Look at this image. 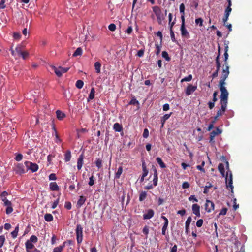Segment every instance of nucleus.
<instances>
[{
    "mask_svg": "<svg viewBox=\"0 0 252 252\" xmlns=\"http://www.w3.org/2000/svg\"><path fill=\"white\" fill-rule=\"evenodd\" d=\"M223 75H222L221 79L219 82V88L221 92V95L220 96V103L222 105V108L225 109V107H227V101L228 98V92L224 87L225 84V81L228 77V72H224Z\"/></svg>",
    "mask_w": 252,
    "mask_h": 252,
    "instance_id": "obj_1",
    "label": "nucleus"
},
{
    "mask_svg": "<svg viewBox=\"0 0 252 252\" xmlns=\"http://www.w3.org/2000/svg\"><path fill=\"white\" fill-rule=\"evenodd\" d=\"M226 166L228 169H229V163L228 161L226 162ZM225 183L226 187L228 189L229 188L231 189V192H233V186L232 185V174L229 169L227 171L226 177H225Z\"/></svg>",
    "mask_w": 252,
    "mask_h": 252,
    "instance_id": "obj_2",
    "label": "nucleus"
},
{
    "mask_svg": "<svg viewBox=\"0 0 252 252\" xmlns=\"http://www.w3.org/2000/svg\"><path fill=\"white\" fill-rule=\"evenodd\" d=\"M224 50H225V52H224V67H223V69H222V75H223V74H224V72H228V76L229 75V66H228V63L227 62V60L228 59V45H226L225 46V48H224Z\"/></svg>",
    "mask_w": 252,
    "mask_h": 252,
    "instance_id": "obj_3",
    "label": "nucleus"
},
{
    "mask_svg": "<svg viewBox=\"0 0 252 252\" xmlns=\"http://www.w3.org/2000/svg\"><path fill=\"white\" fill-rule=\"evenodd\" d=\"M75 232L77 243L80 244L83 240V227L80 224L77 225Z\"/></svg>",
    "mask_w": 252,
    "mask_h": 252,
    "instance_id": "obj_4",
    "label": "nucleus"
},
{
    "mask_svg": "<svg viewBox=\"0 0 252 252\" xmlns=\"http://www.w3.org/2000/svg\"><path fill=\"white\" fill-rule=\"evenodd\" d=\"M25 164L27 167L28 169L31 170L32 172H36L38 169V166L37 164L32 163L30 161H26L25 162Z\"/></svg>",
    "mask_w": 252,
    "mask_h": 252,
    "instance_id": "obj_5",
    "label": "nucleus"
},
{
    "mask_svg": "<svg viewBox=\"0 0 252 252\" xmlns=\"http://www.w3.org/2000/svg\"><path fill=\"white\" fill-rule=\"evenodd\" d=\"M14 170L16 174L19 175H22L26 172L24 166L21 163H17Z\"/></svg>",
    "mask_w": 252,
    "mask_h": 252,
    "instance_id": "obj_6",
    "label": "nucleus"
},
{
    "mask_svg": "<svg viewBox=\"0 0 252 252\" xmlns=\"http://www.w3.org/2000/svg\"><path fill=\"white\" fill-rule=\"evenodd\" d=\"M221 133V130L219 128H217L216 130L212 131L210 133V143L214 144L215 143L214 138L215 137Z\"/></svg>",
    "mask_w": 252,
    "mask_h": 252,
    "instance_id": "obj_7",
    "label": "nucleus"
},
{
    "mask_svg": "<svg viewBox=\"0 0 252 252\" xmlns=\"http://www.w3.org/2000/svg\"><path fill=\"white\" fill-rule=\"evenodd\" d=\"M3 203L4 205L6 206L5 210L6 213L7 214H10L13 211L11 201H9L8 200H5V201H3Z\"/></svg>",
    "mask_w": 252,
    "mask_h": 252,
    "instance_id": "obj_8",
    "label": "nucleus"
},
{
    "mask_svg": "<svg viewBox=\"0 0 252 252\" xmlns=\"http://www.w3.org/2000/svg\"><path fill=\"white\" fill-rule=\"evenodd\" d=\"M205 207L206 211L207 212L210 213L212 211L214 210V204L212 201H211L209 200H206V203L205 204Z\"/></svg>",
    "mask_w": 252,
    "mask_h": 252,
    "instance_id": "obj_9",
    "label": "nucleus"
},
{
    "mask_svg": "<svg viewBox=\"0 0 252 252\" xmlns=\"http://www.w3.org/2000/svg\"><path fill=\"white\" fill-rule=\"evenodd\" d=\"M196 86H193L191 84H189L185 91L186 94L188 96L190 95L196 90Z\"/></svg>",
    "mask_w": 252,
    "mask_h": 252,
    "instance_id": "obj_10",
    "label": "nucleus"
},
{
    "mask_svg": "<svg viewBox=\"0 0 252 252\" xmlns=\"http://www.w3.org/2000/svg\"><path fill=\"white\" fill-rule=\"evenodd\" d=\"M185 20H183H183H181L182 21V24H181V35L183 37H188L189 36V33L185 28Z\"/></svg>",
    "mask_w": 252,
    "mask_h": 252,
    "instance_id": "obj_11",
    "label": "nucleus"
},
{
    "mask_svg": "<svg viewBox=\"0 0 252 252\" xmlns=\"http://www.w3.org/2000/svg\"><path fill=\"white\" fill-rule=\"evenodd\" d=\"M154 211L152 209H149L147 210V212L146 213L143 214V219L144 220L150 219L154 216Z\"/></svg>",
    "mask_w": 252,
    "mask_h": 252,
    "instance_id": "obj_12",
    "label": "nucleus"
},
{
    "mask_svg": "<svg viewBox=\"0 0 252 252\" xmlns=\"http://www.w3.org/2000/svg\"><path fill=\"white\" fill-rule=\"evenodd\" d=\"M192 213L197 217H200V206L197 204H194L192 206Z\"/></svg>",
    "mask_w": 252,
    "mask_h": 252,
    "instance_id": "obj_13",
    "label": "nucleus"
},
{
    "mask_svg": "<svg viewBox=\"0 0 252 252\" xmlns=\"http://www.w3.org/2000/svg\"><path fill=\"white\" fill-rule=\"evenodd\" d=\"M153 170L154 172V178H153V185L154 186H156L158 185V174L157 171L156 167L154 166H153Z\"/></svg>",
    "mask_w": 252,
    "mask_h": 252,
    "instance_id": "obj_14",
    "label": "nucleus"
},
{
    "mask_svg": "<svg viewBox=\"0 0 252 252\" xmlns=\"http://www.w3.org/2000/svg\"><path fill=\"white\" fill-rule=\"evenodd\" d=\"M84 155L81 154L77 160V169L79 170L81 169L83 164Z\"/></svg>",
    "mask_w": 252,
    "mask_h": 252,
    "instance_id": "obj_15",
    "label": "nucleus"
},
{
    "mask_svg": "<svg viewBox=\"0 0 252 252\" xmlns=\"http://www.w3.org/2000/svg\"><path fill=\"white\" fill-rule=\"evenodd\" d=\"M192 219L191 217H189L185 222V233L188 234L189 231V227L191 221Z\"/></svg>",
    "mask_w": 252,
    "mask_h": 252,
    "instance_id": "obj_16",
    "label": "nucleus"
},
{
    "mask_svg": "<svg viewBox=\"0 0 252 252\" xmlns=\"http://www.w3.org/2000/svg\"><path fill=\"white\" fill-rule=\"evenodd\" d=\"M86 200V198L85 196L83 195L80 196L77 203V208H80L82 206V205L85 203Z\"/></svg>",
    "mask_w": 252,
    "mask_h": 252,
    "instance_id": "obj_17",
    "label": "nucleus"
},
{
    "mask_svg": "<svg viewBox=\"0 0 252 252\" xmlns=\"http://www.w3.org/2000/svg\"><path fill=\"white\" fill-rule=\"evenodd\" d=\"M25 246L27 252H31L30 250L32 249L34 247V245L29 240L26 242Z\"/></svg>",
    "mask_w": 252,
    "mask_h": 252,
    "instance_id": "obj_18",
    "label": "nucleus"
},
{
    "mask_svg": "<svg viewBox=\"0 0 252 252\" xmlns=\"http://www.w3.org/2000/svg\"><path fill=\"white\" fill-rule=\"evenodd\" d=\"M50 189L52 191H58L60 189L59 187L56 182H51L49 184Z\"/></svg>",
    "mask_w": 252,
    "mask_h": 252,
    "instance_id": "obj_19",
    "label": "nucleus"
},
{
    "mask_svg": "<svg viewBox=\"0 0 252 252\" xmlns=\"http://www.w3.org/2000/svg\"><path fill=\"white\" fill-rule=\"evenodd\" d=\"M51 67L52 68V70L55 72V74L57 75L58 77H61L62 76V72L61 70V67L59 68H57L54 66H51Z\"/></svg>",
    "mask_w": 252,
    "mask_h": 252,
    "instance_id": "obj_20",
    "label": "nucleus"
},
{
    "mask_svg": "<svg viewBox=\"0 0 252 252\" xmlns=\"http://www.w3.org/2000/svg\"><path fill=\"white\" fill-rule=\"evenodd\" d=\"M185 5L184 3H181L180 5L179 9L180 12L181 13V20H185Z\"/></svg>",
    "mask_w": 252,
    "mask_h": 252,
    "instance_id": "obj_21",
    "label": "nucleus"
},
{
    "mask_svg": "<svg viewBox=\"0 0 252 252\" xmlns=\"http://www.w3.org/2000/svg\"><path fill=\"white\" fill-rule=\"evenodd\" d=\"M113 129L117 132H121L123 131L122 126L118 123H116L114 124Z\"/></svg>",
    "mask_w": 252,
    "mask_h": 252,
    "instance_id": "obj_22",
    "label": "nucleus"
},
{
    "mask_svg": "<svg viewBox=\"0 0 252 252\" xmlns=\"http://www.w3.org/2000/svg\"><path fill=\"white\" fill-rule=\"evenodd\" d=\"M71 158V152L69 150H67L64 154V160L65 162H68L70 160Z\"/></svg>",
    "mask_w": 252,
    "mask_h": 252,
    "instance_id": "obj_23",
    "label": "nucleus"
},
{
    "mask_svg": "<svg viewBox=\"0 0 252 252\" xmlns=\"http://www.w3.org/2000/svg\"><path fill=\"white\" fill-rule=\"evenodd\" d=\"M218 170L223 177L225 176L224 166L222 163H220L218 165Z\"/></svg>",
    "mask_w": 252,
    "mask_h": 252,
    "instance_id": "obj_24",
    "label": "nucleus"
},
{
    "mask_svg": "<svg viewBox=\"0 0 252 252\" xmlns=\"http://www.w3.org/2000/svg\"><path fill=\"white\" fill-rule=\"evenodd\" d=\"M94 94L95 89L94 88H92L89 96L87 98L88 101L90 100L94 99Z\"/></svg>",
    "mask_w": 252,
    "mask_h": 252,
    "instance_id": "obj_25",
    "label": "nucleus"
},
{
    "mask_svg": "<svg viewBox=\"0 0 252 252\" xmlns=\"http://www.w3.org/2000/svg\"><path fill=\"white\" fill-rule=\"evenodd\" d=\"M153 11L155 13L156 16H158V15H161V10L160 8L158 6H155L153 7Z\"/></svg>",
    "mask_w": 252,
    "mask_h": 252,
    "instance_id": "obj_26",
    "label": "nucleus"
},
{
    "mask_svg": "<svg viewBox=\"0 0 252 252\" xmlns=\"http://www.w3.org/2000/svg\"><path fill=\"white\" fill-rule=\"evenodd\" d=\"M123 172V167L122 166L118 168L117 172L115 173V178L119 179Z\"/></svg>",
    "mask_w": 252,
    "mask_h": 252,
    "instance_id": "obj_27",
    "label": "nucleus"
},
{
    "mask_svg": "<svg viewBox=\"0 0 252 252\" xmlns=\"http://www.w3.org/2000/svg\"><path fill=\"white\" fill-rule=\"evenodd\" d=\"M56 115L57 118L60 120H62L65 116L64 113L59 110L56 111Z\"/></svg>",
    "mask_w": 252,
    "mask_h": 252,
    "instance_id": "obj_28",
    "label": "nucleus"
},
{
    "mask_svg": "<svg viewBox=\"0 0 252 252\" xmlns=\"http://www.w3.org/2000/svg\"><path fill=\"white\" fill-rule=\"evenodd\" d=\"M147 197V192L145 191H142L140 192L139 197V200L140 201H144Z\"/></svg>",
    "mask_w": 252,
    "mask_h": 252,
    "instance_id": "obj_29",
    "label": "nucleus"
},
{
    "mask_svg": "<svg viewBox=\"0 0 252 252\" xmlns=\"http://www.w3.org/2000/svg\"><path fill=\"white\" fill-rule=\"evenodd\" d=\"M101 66V64L100 62H96L95 63L94 67H95V69L96 70V72L97 73H100Z\"/></svg>",
    "mask_w": 252,
    "mask_h": 252,
    "instance_id": "obj_30",
    "label": "nucleus"
},
{
    "mask_svg": "<svg viewBox=\"0 0 252 252\" xmlns=\"http://www.w3.org/2000/svg\"><path fill=\"white\" fill-rule=\"evenodd\" d=\"M45 220L47 222H50L53 220V217L49 213H47L44 216Z\"/></svg>",
    "mask_w": 252,
    "mask_h": 252,
    "instance_id": "obj_31",
    "label": "nucleus"
},
{
    "mask_svg": "<svg viewBox=\"0 0 252 252\" xmlns=\"http://www.w3.org/2000/svg\"><path fill=\"white\" fill-rule=\"evenodd\" d=\"M156 161L159 164L161 168H164L166 167L165 164L163 162L162 159L158 157L156 158Z\"/></svg>",
    "mask_w": 252,
    "mask_h": 252,
    "instance_id": "obj_32",
    "label": "nucleus"
},
{
    "mask_svg": "<svg viewBox=\"0 0 252 252\" xmlns=\"http://www.w3.org/2000/svg\"><path fill=\"white\" fill-rule=\"evenodd\" d=\"M142 166L143 170L142 176H143V177H146L148 174V170L146 168V166L144 162L142 163Z\"/></svg>",
    "mask_w": 252,
    "mask_h": 252,
    "instance_id": "obj_33",
    "label": "nucleus"
},
{
    "mask_svg": "<svg viewBox=\"0 0 252 252\" xmlns=\"http://www.w3.org/2000/svg\"><path fill=\"white\" fill-rule=\"evenodd\" d=\"M19 231V226L17 225L15 228L14 231H13L11 233V236L13 239H15L17 237L18 235V233Z\"/></svg>",
    "mask_w": 252,
    "mask_h": 252,
    "instance_id": "obj_34",
    "label": "nucleus"
},
{
    "mask_svg": "<svg viewBox=\"0 0 252 252\" xmlns=\"http://www.w3.org/2000/svg\"><path fill=\"white\" fill-rule=\"evenodd\" d=\"M161 44H162V43H160V44H158V43H156L155 44V46H156V51H155V53L157 55H158L160 52V51H161Z\"/></svg>",
    "mask_w": 252,
    "mask_h": 252,
    "instance_id": "obj_35",
    "label": "nucleus"
},
{
    "mask_svg": "<svg viewBox=\"0 0 252 252\" xmlns=\"http://www.w3.org/2000/svg\"><path fill=\"white\" fill-rule=\"evenodd\" d=\"M82 54V50L80 47H78L75 50V51L73 54V57H76L77 56H80Z\"/></svg>",
    "mask_w": 252,
    "mask_h": 252,
    "instance_id": "obj_36",
    "label": "nucleus"
},
{
    "mask_svg": "<svg viewBox=\"0 0 252 252\" xmlns=\"http://www.w3.org/2000/svg\"><path fill=\"white\" fill-rule=\"evenodd\" d=\"M226 108H227V107H225V109H223L222 108V105H221V109L218 110L217 112V114H216L217 117H220V116H222L223 114V113H224V112L226 111Z\"/></svg>",
    "mask_w": 252,
    "mask_h": 252,
    "instance_id": "obj_37",
    "label": "nucleus"
},
{
    "mask_svg": "<svg viewBox=\"0 0 252 252\" xmlns=\"http://www.w3.org/2000/svg\"><path fill=\"white\" fill-rule=\"evenodd\" d=\"M8 195V192L6 191H4L2 192L0 194V197L2 201H5V200H8L6 198V196Z\"/></svg>",
    "mask_w": 252,
    "mask_h": 252,
    "instance_id": "obj_38",
    "label": "nucleus"
},
{
    "mask_svg": "<svg viewBox=\"0 0 252 252\" xmlns=\"http://www.w3.org/2000/svg\"><path fill=\"white\" fill-rule=\"evenodd\" d=\"M128 104L129 105H139V102L138 100H136V99L134 97H132L131 100L130 101V102L128 103Z\"/></svg>",
    "mask_w": 252,
    "mask_h": 252,
    "instance_id": "obj_39",
    "label": "nucleus"
},
{
    "mask_svg": "<svg viewBox=\"0 0 252 252\" xmlns=\"http://www.w3.org/2000/svg\"><path fill=\"white\" fill-rule=\"evenodd\" d=\"M215 61H216V70H218L219 71L221 67V64H220V63L219 61V56H217V57L215 59Z\"/></svg>",
    "mask_w": 252,
    "mask_h": 252,
    "instance_id": "obj_40",
    "label": "nucleus"
},
{
    "mask_svg": "<svg viewBox=\"0 0 252 252\" xmlns=\"http://www.w3.org/2000/svg\"><path fill=\"white\" fill-rule=\"evenodd\" d=\"M64 248L63 245L55 247L53 249V252H62Z\"/></svg>",
    "mask_w": 252,
    "mask_h": 252,
    "instance_id": "obj_41",
    "label": "nucleus"
},
{
    "mask_svg": "<svg viewBox=\"0 0 252 252\" xmlns=\"http://www.w3.org/2000/svg\"><path fill=\"white\" fill-rule=\"evenodd\" d=\"M84 85V82L81 80H78L76 82V87L78 89H81Z\"/></svg>",
    "mask_w": 252,
    "mask_h": 252,
    "instance_id": "obj_42",
    "label": "nucleus"
},
{
    "mask_svg": "<svg viewBox=\"0 0 252 252\" xmlns=\"http://www.w3.org/2000/svg\"><path fill=\"white\" fill-rule=\"evenodd\" d=\"M95 164L98 168H100L102 167V160L100 158H97L95 161Z\"/></svg>",
    "mask_w": 252,
    "mask_h": 252,
    "instance_id": "obj_43",
    "label": "nucleus"
},
{
    "mask_svg": "<svg viewBox=\"0 0 252 252\" xmlns=\"http://www.w3.org/2000/svg\"><path fill=\"white\" fill-rule=\"evenodd\" d=\"M192 79V76L191 74H189V75L187 77H186L184 78H183L181 80V82H189L190 81H191Z\"/></svg>",
    "mask_w": 252,
    "mask_h": 252,
    "instance_id": "obj_44",
    "label": "nucleus"
},
{
    "mask_svg": "<svg viewBox=\"0 0 252 252\" xmlns=\"http://www.w3.org/2000/svg\"><path fill=\"white\" fill-rule=\"evenodd\" d=\"M74 244V242L71 240H68L67 241H65L63 242V245L64 246V247L65 246V245H69V246H73Z\"/></svg>",
    "mask_w": 252,
    "mask_h": 252,
    "instance_id": "obj_45",
    "label": "nucleus"
},
{
    "mask_svg": "<svg viewBox=\"0 0 252 252\" xmlns=\"http://www.w3.org/2000/svg\"><path fill=\"white\" fill-rule=\"evenodd\" d=\"M162 56L163 58H165L166 60L169 61L170 60V58L169 57L168 53L166 51H163L162 53Z\"/></svg>",
    "mask_w": 252,
    "mask_h": 252,
    "instance_id": "obj_46",
    "label": "nucleus"
},
{
    "mask_svg": "<svg viewBox=\"0 0 252 252\" xmlns=\"http://www.w3.org/2000/svg\"><path fill=\"white\" fill-rule=\"evenodd\" d=\"M207 184L208 185L205 186V187H204V189L203 193L204 194L208 193V189L210 188L212 186L211 184L210 183H207Z\"/></svg>",
    "mask_w": 252,
    "mask_h": 252,
    "instance_id": "obj_47",
    "label": "nucleus"
},
{
    "mask_svg": "<svg viewBox=\"0 0 252 252\" xmlns=\"http://www.w3.org/2000/svg\"><path fill=\"white\" fill-rule=\"evenodd\" d=\"M31 243H36L38 241L37 237L35 235H32L31 236L30 240H29Z\"/></svg>",
    "mask_w": 252,
    "mask_h": 252,
    "instance_id": "obj_48",
    "label": "nucleus"
},
{
    "mask_svg": "<svg viewBox=\"0 0 252 252\" xmlns=\"http://www.w3.org/2000/svg\"><path fill=\"white\" fill-rule=\"evenodd\" d=\"M15 51H16V53L17 54V55L19 56L23 52L22 51L21 46H20V45L17 46L15 48Z\"/></svg>",
    "mask_w": 252,
    "mask_h": 252,
    "instance_id": "obj_49",
    "label": "nucleus"
},
{
    "mask_svg": "<svg viewBox=\"0 0 252 252\" xmlns=\"http://www.w3.org/2000/svg\"><path fill=\"white\" fill-rule=\"evenodd\" d=\"M203 20L201 18H199L195 19V23L197 25H199L200 26H202L203 25Z\"/></svg>",
    "mask_w": 252,
    "mask_h": 252,
    "instance_id": "obj_50",
    "label": "nucleus"
},
{
    "mask_svg": "<svg viewBox=\"0 0 252 252\" xmlns=\"http://www.w3.org/2000/svg\"><path fill=\"white\" fill-rule=\"evenodd\" d=\"M5 240V236L3 235L0 236V248L3 245Z\"/></svg>",
    "mask_w": 252,
    "mask_h": 252,
    "instance_id": "obj_51",
    "label": "nucleus"
},
{
    "mask_svg": "<svg viewBox=\"0 0 252 252\" xmlns=\"http://www.w3.org/2000/svg\"><path fill=\"white\" fill-rule=\"evenodd\" d=\"M116 29V26L115 24L112 23L108 26V29L111 31H115Z\"/></svg>",
    "mask_w": 252,
    "mask_h": 252,
    "instance_id": "obj_52",
    "label": "nucleus"
},
{
    "mask_svg": "<svg viewBox=\"0 0 252 252\" xmlns=\"http://www.w3.org/2000/svg\"><path fill=\"white\" fill-rule=\"evenodd\" d=\"M227 211V209L226 208H223L219 213L218 217L221 215H226Z\"/></svg>",
    "mask_w": 252,
    "mask_h": 252,
    "instance_id": "obj_53",
    "label": "nucleus"
},
{
    "mask_svg": "<svg viewBox=\"0 0 252 252\" xmlns=\"http://www.w3.org/2000/svg\"><path fill=\"white\" fill-rule=\"evenodd\" d=\"M143 233L147 237L148 234H149V227L147 226H145L142 230Z\"/></svg>",
    "mask_w": 252,
    "mask_h": 252,
    "instance_id": "obj_54",
    "label": "nucleus"
},
{
    "mask_svg": "<svg viewBox=\"0 0 252 252\" xmlns=\"http://www.w3.org/2000/svg\"><path fill=\"white\" fill-rule=\"evenodd\" d=\"M170 36H171V38L172 41L174 42H177V40L175 39V34H174L173 31L170 30Z\"/></svg>",
    "mask_w": 252,
    "mask_h": 252,
    "instance_id": "obj_55",
    "label": "nucleus"
},
{
    "mask_svg": "<svg viewBox=\"0 0 252 252\" xmlns=\"http://www.w3.org/2000/svg\"><path fill=\"white\" fill-rule=\"evenodd\" d=\"M204 164H205V162L204 161H203L201 165L197 166V167H196L197 169L202 172H205V170L203 168V166L204 165Z\"/></svg>",
    "mask_w": 252,
    "mask_h": 252,
    "instance_id": "obj_56",
    "label": "nucleus"
},
{
    "mask_svg": "<svg viewBox=\"0 0 252 252\" xmlns=\"http://www.w3.org/2000/svg\"><path fill=\"white\" fill-rule=\"evenodd\" d=\"M19 56H22L23 59H26L29 56V53L26 51H23Z\"/></svg>",
    "mask_w": 252,
    "mask_h": 252,
    "instance_id": "obj_57",
    "label": "nucleus"
},
{
    "mask_svg": "<svg viewBox=\"0 0 252 252\" xmlns=\"http://www.w3.org/2000/svg\"><path fill=\"white\" fill-rule=\"evenodd\" d=\"M22 158H23V155L21 154H18L16 156L15 159L16 161H20L22 160Z\"/></svg>",
    "mask_w": 252,
    "mask_h": 252,
    "instance_id": "obj_58",
    "label": "nucleus"
},
{
    "mask_svg": "<svg viewBox=\"0 0 252 252\" xmlns=\"http://www.w3.org/2000/svg\"><path fill=\"white\" fill-rule=\"evenodd\" d=\"M203 223V220L202 219H199L197 221L196 224L198 227H200L202 226Z\"/></svg>",
    "mask_w": 252,
    "mask_h": 252,
    "instance_id": "obj_59",
    "label": "nucleus"
},
{
    "mask_svg": "<svg viewBox=\"0 0 252 252\" xmlns=\"http://www.w3.org/2000/svg\"><path fill=\"white\" fill-rule=\"evenodd\" d=\"M149 136V130L148 129L145 128L144 130L143 133V136L145 138H147Z\"/></svg>",
    "mask_w": 252,
    "mask_h": 252,
    "instance_id": "obj_60",
    "label": "nucleus"
},
{
    "mask_svg": "<svg viewBox=\"0 0 252 252\" xmlns=\"http://www.w3.org/2000/svg\"><path fill=\"white\" fill-rule=\"evenodd\" d=\"M59 202V198H58L55 201H54L52 205V208L55 209L57 207Z\"/></svg>",
    "mask_w": 252,
    "mask_h": 252,
    "instance_id": "obj_61",
    "label": "nucleus"
},
{
    "mask_svg": "<svg viewBox=\"0 0 252 252\" xmlns=\"http://www.w3.org/2000/svg\"><path fill=\"white\" fill-rule=\"evenodd\" d=\"M71 203L70 202H66L65 203L64 207L67 210H70L71 209Z\"/></svg>",
    "mask_w": 252,
    "mask_h": 252,
    "instance_id": "obj_62",
    "label": "nucleus"
},
{
    "mask_svg": "<svg viewBox=\"0 0 252 252\" xmlns=\"http://www.w3.org/2000/svg\"><path fill=\"white\" fill-rule=\"evenodd\" d=\"M94 183V176L92 175L89 178V185L90 186H93Z\"/></svg>",
    "mask_w": 252,
    "mask_h": 252,
    "instance_id": "obj_63",
    "label": "nucleus"
},
{
    "mask_svg": "<svg viewBox=\"0 0 252 252\" xmlns=\"http://www.w3.org/2000/svg\"><path fill=\"white\" fill-rule=\"evenodd\" d=\"M49 179L50 180H56L57 179L56 174L55 173L51 174L49 176Z\"/></svg>",
    "mask_w": 252,
    "mask_h": 252,
    "instance_id": "obj_64",
    "label": "nucleus"
}]
</instances>
